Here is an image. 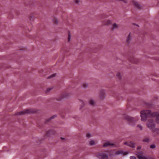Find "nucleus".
<instances>
[{
  "label": "nucleus",
  "mask_w": 159,
  "mask_h": 159,
  "mask_svg": "<svg viewBox=\"0 0 159 159\" xmlns=\"http://www.w3.org/2000/svg\"><path fill=\"white\" fill-rule=\"evenodd\" d=\"M152 113L149 110H143L141 112V120L145 121L148 117H151Z\"/></svg>",
  "instance_id": "f257e3e1"
},
{
  "label": "nucleus",
  "mask_w": 159,
  "mask_h": 159,
  "mask_svg": "<svg viewBox=\"0 0 159 159\" xmlns=\"http://www.w3.org/2000/svg\"><path fill=\"white\" fill-rule=\"evenodd\" d=\"M124 118L128 121L129 125L132 126L134 125L135 122L137 121L135 118L127 115L124 116Z\"/></svg>",
  "instance_id": "f03ea898"
},
{
  "label": "nucleus",
  "mask_w": 159,
  "mask_h": 159,
  "mask_svg": "<svg viewBox=\"0 0 159 159\" xmlns=\"http://www.w3.org/2000/svg\"><path fill=\"white\" fill-rule=\"evenodd\" d=\"M147 125L148 127L152 131L155 128V124L153 120L152 119H150L148 121Z\"/></svg>",
  "instance_id": "7ed1b4c3"
},
{
  "label": "nucleus",
  "mask_w": 159,
  "mask_h": 159,
  "mask_svg": "<svg viewBox=\"0 0 159 159\" xmlns=\"http://www.w3.org/2000/svg\"><path fill=\"white\" fill-rule=\"evenodd\" d=\"M34 112H35V111H33L31 109H28L27 110H24L19 112H17L16 113V115H20L25 114L27 113H33Z\"/></svg>",
  "instance_id": "20e7f679"
},
{
  "label": "nucleus",
  "mask_w": 159,
  "mask_h": 159,
  "mask_svg": "<svg viewBox=\"0 0 159 159\" xmlns=\"http://www.w3.org/2000/svg\"><path fill=\"white\" fill-rule=\"evenodd\" d=\"M115 144L109 141H107V142L103 143L102 146L103 147H113L115 145Z\"/></svg>",
  "instance_id": "39448f33"
},
{
  "label": "nucleus",
  "mask_w": 159,
  "mask_h": 159,
  "mask_svg": "<svg viewBox=\"0 0 159 159\" xmlns=\"http://www.w3.org/2000/svg\"><path fill=\"white\" fill-rule=\"evenodd\" d=\"M152 117L156 116V121L157 123L159 124V113L157 112L152 113Z\"/></svg>",
  "instance_id": "423d86ee"
},
{
  "label": "nucleus",
  "mask_w": 159,
  "mask_h": 159,
  "mask_svg": "<svg viewBox=\"0 0 159 159\" xmlns=\"http://www.w3.org/2000/svg\"><path fill=\"white\" fill-rule=\"evenodd\" d=\"M111 29L112 30H114L115 29H117L119 27V25L117 24L116 23H114L111 24Z\"/></svg>",
  "instance_id": "0eeeda50"
},
{
  "label": "nucleus",
  "mask_w": 159,
  "mask_h": 159,
  "mask_svg": "<svg viewBox=\"0 0 159 159\" xmlns=\"http://www.w3.org/2000/svg\"><path fill=\"white\" fill-rule=\"evenodd\" d=\"M129 152H124L123 151L120 150H119L116 152L115 154L116 155H118L120 154H123L124 155H125L128 154Z\"/></svg>",
  "instance_id": "6e6552de"
},
{
  "label": "nucleus",
  "mask_w": 159,
  "mask_h": 159,
  "mask_svg": "<svg viewBox=\"0 0 159 159\" xmlns=\"http://www.w3.org/2000/svg\"><path fill=\"white\" fill-rule=\"evenodd\" d=\"M70 95V94L68 93H64L62 94L60 96V100L65 98H67L69 97Z\"/></svg>",
  "instance_id": "1a4fd4ad"
},
{
  "label": "nucleus",
  "mask_w": 159,
  "mask_h": 159,
  "mask_svg": "<svg viewBox=\"0 0 159 159\" xmlns=\"http://www.w3.org/2000/svg\"><path fill=\"white\" fill-rule=\"evenodd\" d=\"M100 97L101 99H103L105 97V91L103 90L100 91Z\"/></svg>",
  "instance_id": "9d476101"
},
{
  "label": "nucleus",
  "mask_w": 159,
  "mask_h": 159,
  "mask_svg": "<svg viewBox=\"0 0 159 159\" xmlns=\"http://www.w3.org/2000/svg\"><path fill=\"white\" fill-rule=\"evenodd\" d=\"M133 2L134 6L138 9H141L142 8V7L140 6V5L139 3L138 2L134 1H133Z\"/></svg>",
  "instance_id": "9b49d317"
},
{
  "label": "nucleus",
  "mask_w": 159,
  "mask_h": 159,
  "mask_svg": "<svg viewBox=\"0 0 159 159\" xmlns=\"http://www.w3.org/2000/svg\"><path fill=\"white\" fill-rule=\"evenodd\" d=\"M142 152H138L136 154L139 159H145V157L142 156Z\"/></svg>",
  "instance_id": "f8f14e48"
},
{
  "label": "nucleus",
  "mask_w": 159,
  "mask_h": 159,
  "mask_svg": "<svg viewBox=\"0 0 159 159\" xmlns=\"http://www.w3.org/2000/svg\"><path fill=\"white\" fill-rule=\"evenodd\" d=\"M52 22L54 24H56V25L58 24V21L57 18L56 17L53 16L52 17Z\"/></svg>",
  "instance_id": "ddd939ff"
},
{
  "label": "nucleus",
  "mask_w": 159,
  "mask_h": 159,
  "mask_svg": "<svg viewBox=\"0 0 159 159\" xmlns=\"http://www.w3.org/2000/svg\"><path fill=\"white\" fill-rule=\"evenodd\" d=\"M103 23L104 25H108L109 24H111L112 22L110 20H105L103 21Z\"/></svg>",
  "instance_id": "4468645a"
},
{
  "label": "nucleus",
  "mask_w": 159,
  "mask_h": 159,
  "mask_svg": "<svg viewBox=\"0 0 159 159\" xmlns=\"http://www.w3.org/2000/svg\"><path fill=\"white\" fill-rule=\"evenodd\" d=\"M130 33H129L127 37V40H126V43H127L128 44L130 43L131 40V36H130Z\"/></svg>",
  "instance_id": "2eb2a0df"
},
{
  "label": "nucleus",
  "mask_w": 159,
  "mask_h": 159,
  "mask_svg": "<svg viewBox=\"0 0 159 159\" xmlns=\"http://www.w3.org/2000/svg\"><path fill=\"white\" fill-rule=\"evenodd\" d=\"M135 143L133 142H129V146L131 148H134L135 147Z\"/></svg>",
  "instance_id": "dca6fc26"
},
{
  "label": "nucleus",
  "mask_w": 159,
  "mask_h": 159,
  "mask_svg": "<svg viewBox=\"0 0 159 159\" xmlns=\"http://www.w3.org/2000/svg\"><path fill=\"white\" fill-rule=\"evenodd\" d=\"M108 156L107 154L103 153L102 157H101V159H108Z\"/></svg>",
  "instance_id": "f3484780"
},
{
  "label": "nucleus",
  "mask_w": 159,
  "mask_h": 159,
  "mask_svg": "<svg viewBox=\"0 0 159 159\" xmlns=\"http://www.w3.org/2000/svg\"><path fill=\"white\" fill-rule=\"evenodd\" d=\"M154 133L157 134H159V129L157 128H154L152 131Z\"/></svg>",
  "instance_id": "a211bd4d"
},
{
  "label": "nucleus",
  "mask_w": 159,
  "mask_h": 159,
  "mask_svg": "<svg viewBox=\"0 0 159 159\" xmlns=\"http://www.w3.org/2000/svg\"><path fill=\"white\" fill-rule=\"evenodd\" d=\"M89 103L90 105L92 106H94L95 104V102L92 99L90 100L89 101Z\"/></svg>",
  "instance_id": "6ab92c4d"
},
{
  "label": "nucleus",
  "mask_w": 159,
  "mask_h": 159,
  "mask_svg": "<svg viewBox=\"0 0 159 159\" xmlns=\"http://www.w3.org/2000/svg\"><path fill=\"white\" fill-rule=\"evenodd\" d=\"M82 86L83 88H86L88 87V84L87 83H83V84L82 85Z\"/></svg>",
  "instance_id": "aec40b11"
},
{
  "label": "nucleus",
  "mask_w": 159,
  "mask_h": 159,
  "mask_svg": "<svg viewBox=\"0 0 159 159\" xmlns=\"http://www.w3.org/2000/svg\"><path fill=\"white\" fill-rule=\"evenodd\" d=\"M116 76L119 79H120L121 77L120 73V72H118L116 74Z\"/></svg>",
  "instance_id": "412c9836"
},
{
  "label": "nucleus",
  "mask_w": 159,
  "mask_h": 159,
  "mask_svg": "<svg viewBox=\"0 0 159 159\" xmlns=\"http://www.w3.org/2000/svg\"><path fill=\"white\" fill-rule=\"evenodd\" d=\"M103 153H97L96 154V157H102V155H103Z\"/></svg>",
  "instance_id": "4be33fe9"
},
{
  "label": "nucleus",
  "mask_w": 159,
  "mask_h": 159,
  "mask_svg": "<svg viewBox=\"0 0 159 159\" xmlns=\"http://www.w3.org/2000/svg\"><path fill=\"white\" fill-rule=\"evenodd\" d=\"M95 144V142L94 140H91L89 142V144L91 145H94Z\"/></svg>",
  "instance_id": "5701e85b"
},
{
  "label": "nucleus",
  "mask_w": 159,
  "mask_h": 159,
  "mask_svg": "<svg viewBox=\"0 0 159 159\" xmlns=\"http://www.w3.org/2000/svg\"><path fill=\"white\" fill-rule=\"evenodd\" d=\"M149 141V139L148 138L144 139L143 140V141L146 142H148Z\"/></svg>",
  "instance_id": "b1692460"
},
{
  "label": "nucleus",
  "mask_w": 159,
  "mask_h": 159,
  "mask_svg": "<svg viewBox=\"0 0 159 159\" xmlns=\"http://www.w3.org/2000/svg\"><path fill=\"white\" fill-rule=\"evenodd\" d=\"M57 116V115H54L52 116H51V117H50V120H52V119H53L54 118L56 117Z\"/></svg>",
  "instance_id": "393cba45"
},
{
  "label": "nucleus",
  "mask_w": 159,
  "mask_h": 159,
  "mask_svg": "<svg viewBox=\"0 0 159 159\" xmlns=\"http://www.w3.org/2000/svg\"><path fill=\"white\" fill-rule=\"evenodd\" d=\"M137 127H139L140 130H142L143 129V127L142 125H138L137 126Z\"/></svg>",
  "instance_id": "a878e982"
},
{
  "label": "nucleus",
  "mask_w": 159,
  "mask_h": 159,
  "mask_svg": "<svg viewBox=\"0 0 159 159\" xmlns=\"http://www.w3.org/2000/svg\"><path fill=\"white\" fill-rule=\"evenodd\" d=\"M109 156L110 157L112 158L114 157V155L113 153H110L109 154Z\"/></svg>",
  "instance_id": "bb28decb"
},
{
  "label": "nucleus",
  "mask_w": 159,
  "mask_h": 159,
  "mask_svg": "<svg viewBox=\"0 0 159 159\" xmlns=\"http://www.w3.org/2000/svg\"><path fill=\"white\" fill-rule=\"evenodd\" d=\"M50 122V118H48L45 121V123L46 124H48Z\"/></svg>",
  "instance_id": "cd10ccee"
},
{
  "label": "nucleus",
  "mask_w": 159,
  "mask_h": 159,
  "mask_svg": "<svg viewBox=\"0 0 159 159\" xmlns=\"http://www.w3.org/2000/svg\"><path fill=\"white\" fill-rule=\"evenodd\" d=\"M156 147V146L154 144H152L150 145V148H154Z\"/></svg>",
  "instance_id": "c85d7f7f"
},
{
  "label": "nucleus",
  "mask_w": 159,
  "mask_h": 159,
  "mask_svg": "<svg viewBox=\"0 0 159 159\" xmlns=\"http://www.w3.org/2000/svg\"><path fill=\"white\" fill-rule=\"evenodd\" d=\"M50 92V88H48L45 91V92L46 93H49Z\"/></svg>",
  "instance_id": "c756f323"
},
{
  "label": "nucleus",
  "mask_w": 159,
  "mask_h": 159,
  "mask_svg": "<svg viewBox=\"0 0 159 159\" xmlns=\"http://www.w3.org/2000/svg\"><path fill=\"white\" fill-rule=\"evenodd\" d=\"M71 38L70 35V34H68V40L69 42Z\"/></svg>",
  "instance_id": "7c9ffc66"
},
{
  "label": "nucleus",
  "mask_w": 159,
  "mask_h": 159,
  "mask_svg": "<svg viewBox=\"0 0 159 159\" xmlns=\"http://www.w3.org/2000/svg\"><path fill=\"white\" fill-rule=\"evenodd\" d=\"M56 75V74L54 73L52 75H50V78L54 77Z\"/></svg>",
  "instance_id": "2f4dec72"
},
{
  "label": "nucleus",
  "mask_w": 159,
  "mask_h": 159,
  "mask_svg": "<svg viewBox=\"0 0 159 159\" xmlns=\"http://www.w3.org/2000/svg\"><path fill=\"white\" fill-rule=\"evenodd\" d=\"M129 142H125L124 143V144L127 145L129 146Z\"/></svg>",
  "instance_id": "473e14b6"
},
{
  "label": "nucleus",
  "mask_w": 159,
  "mask_h": 159,
  "mask_svg": "<svg viewBox=\"0 0 159 159\" xmlns=\"http://www.w3.org/2000/svg\"><path fill=\"white\" fill-rule=\"evenodd\" d=\"M130 159H136V157H135L133 156H130Z\"/></svg>",
  "instance_id": "72a5a7b5"
},
{
  "label": "nucleus",
  "mask_w": 159,
  "mask_h": 159,
  "mask_svg": "<svg viewBox=\"0 0 159 159\" xmlns=\"http://www.w3.org/2000/svg\"><path fill=\"white\" fill-rule=\"evenodd\" d=\"M91 136V134H87V137H88V138H90Z\"/></svg>",
  "instance_id": "f704fd0d"
},
{
  "label": "nucleus",
  "mask_w": 159,
  "mask_h": 159,
  "mask_svg": "<svg viewBox=\"0 0 159 159\" xmlns=\"http://www.w3.org/2000/svg\"><path fill=\"white\" fill-rule=\"evenodd\" d=\"M141 148V147L140 146H138L137 148V150H139Z\"/></svg>",
  "instance_id": "c9c22d12"
},
{
  "label": "nucleus",
  "mask_w": 159,
  "mask_h": 159,
  "mask_svg": "<svg viewBox=\"0 0 159 159\" xmlns=\"http://www.w3.org/2000/svg\"><path fill=\"white\" fill-rule=\"evenodd\" d=\"M75 2L76 3L78 4L80 2V1L79 0H76Z\"/></svg>",
  "instance_id": "e433bc0d"
},
{
  "label": "nucleus",
  "mask_w": 159,
  "mask_h": 159,
  "mask_svg": "<svg viewBox=\"0 0 159 159\" xmlns=\"http://www.w3.org/2000/svg\"><path fill=\"white\" fill-rule=\"evenodd\" d=\"M145 159H150L149 158H148L146 157L145 158Z\"/></svg>",
  "instance_id": "4c0bfd02"
},
{
  "label": "nucleus",
  "mask_w": 159,
  "mask_h": 159,
  "mask_svg": "<svg viewBox=\"0 0 159 159\" xmlns=\"http://www.w3.org/2000/svg\"><path fill=\"white\" fill-rule=\"evenodd\" d=\"M49 78H50V76H49L48 77V79H49Z\"/></svg>",
  "instance_id": "58836bf2"
},
{
  "label": "nucleus",
  "mask_w": 159,
  "mask_h": 159,
  "mask_svg": "<svg viewBox=\"0 0 159 159\" xmlns=\"http://www.w3.org/2000/svg\"><path fill=\"white\" fill-rule=\"evenodd\" d=\"M130 61L132 62H134L133 61L130 60Z\"/></svg>",
  "instance_id": "ea45409f"
},
{
  "label": "nucleus",
  "mask_w": 159,
  "mask_h": 159,
  "mask_svg": "<svg viewBox=\"0 0 159 159\" xmlns=\"http://www.w3.org/2000/svg\"><path fill=\"white\" fill-rule=\"evenodd\" d=\"M55 132H53V134H55Z\"/></svg>",
  "instance_id": "a19ab883"
},
{
  "label": "nucleus",
  "mask_w": 159,
  "mask_h": 159,
  "mask_svg": "<svg viewBox=\"0 0 159 159\" xmlns=\"http://www.w3.org/2000/svg\"><path fill=\"white\" fill-rule=\"evenodd\" d=\"M51 89H52V88H50V90Z\"/></svg>",
  "instance_id": "79ce46f5"
}]
</instances>
